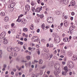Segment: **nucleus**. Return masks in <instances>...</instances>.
I'll list each match as a JSON object with an SVG mask.
<instances>
[{
	"label": "nucleus",
	"instance_id": "f257e3e1",
	"mask_svg": "<svg viewBox=\"0 0 77 77\" xmlns=\"http://www.w3.org/2000/svg\"><path fill=\"white\" fill-rule=\"evenodd\" d=\"M67 65L68 67H69V68L71 69L74 68V64H73V63L71 61H69L68 62Z\"/></svg>",
	"mask_w": 77,
	"mask_h": 77
},
{
	"label": "nucleus",
	"instance_id": "f03ea898",
	"mask_svg": "<svg viewBox=\"0 0 77 77\" xmlns=\"http://www.w3.org/2000/svg\"><path fill=\"white\" fill-rule=\"evenodd\" d=\"M53 18L51 17H49L47 18V21L49 23H53Z\"/></svg>",
	"mask_w": 77,
	"mask_h": 77
},
{
	"label": "nucleus",
	"instance_id": "7ed1b4c3",
	"mask_svg": "<svg viewBox=\"0 0 77 77\" xmlns=\"http://www.w3.org/2000/svg\"><path fill=\"white\" fill-rule=\"evenodd\" d=\"M6 35V33L5 32H2L1 34L0 35V39H3V37H5V35Z\"/></svg>",
	"mask_w": 77,
	"mask_h": 77
},
{
	"label": "nucleus",
	"instance_id": "20e7f679",
	"mask_svg": "<svg viewBox=\"0 0 77 77\" xmlns=\"http://www.w3.org/2000/svg\"><path fill=\"white\" fill-rule=\"evenodd\" d=\"M25 9L26 12H29L30 10V6L29 5H26L25 6Z\"/></svg>",
	"mask_w": 77,
	"mask_h": 77
},
{
	"label": "nucleus",
	"instance_id": "39448f33",
	"mask_svg": "<svg viewBox=\"0 0 77 77\" xmlns=\"http://www.w3.org/2000/svg\"><path fill=\"white\" fill-rule=\"evenodd\" d=\"M61 3H63L64 5H67L68 3V0H64L62 2H61Z\"/></svg>",
	"mask_w": 77,
	"mask_h": 77
},
{
	"label": "nucleus",
	"instance_id": "423d86ee",
	"mask_svg": "<svg viewBox=\"0 0 77 77\" xmlns=\"http://www.w3.org/2000/svg\"><path fill=\"white\" fill-rule=\"evenodd\" d=\"M23 16V14H21L18 17V19L16 20L17 22H21V20H19L20 19V18L21 17H22Z\"/></svg>",
	"mask_w": 77,
	"mask_h": 77
},
{
	"label": "nucleus",
	"instance_id": "0eeeda50",
	"mask_svg": "<svg viewBox=\"0 0 77 77\" xmlns=\"http://www.w3.org/2000/svg\"><path fill=\"white\" fill-rule=\"evenodd\" d=\"M12 48L11 47H8L7 48L8 51L10 52L12 50Z\"/></svg>",
	"mask_w": 77,
	"mask_h": 77
},
{
	"label": "nucleus",
	"instance_id": "6e6552de",
	"mask_svg": "<svg viewBox=\"0 0 77 77\" xmlns=\"http://www.w3.org/2000/svg\"><path fill=\"white\" fill-rule=\"evenodd\" d=\"M70 3L71 4H72V6H74V5H75V2H74V1H71L70 2Z\"/></svg>",
	"mask_w": 77,
	"mask_h": 77
},
{
	"label": "nucleus",
	"instance_id": "1a4fd4ad",
	"mask_svg": "<svg viewBox=\"0 0 77 77\" xmlns=\"http://www.w3.org/2000/svg\"><path fill=\"white\" fill-rule=\"evenodd\" d=\"M14 50L15 51H16V52H18V51H19V49L18 48V47L14 48Z\"/></svg>",
	"mask_w": 77,
	"mask_h": 77
},
{
	"label": "nucleus",
	"instance_id": "9d476101",
	"mask_svg": "<svg viewBox=\"0 0 77 77\" xmlns=\"http://www.w3.org/2000/svg\"><path fill=\"white\" fill-rule=\"evenodd\" d=\"M4 41L3 42V43L4 44H6L8 43V40L7 39L4 38Z\"/></svg>",
	"mask_w": 77,
	"mask_h": 77
},
{
	"label": "nucleus",
	"instance_id": "9b49d317",
	"mask_svg": "<svg viewBox=\"0 0 77 77\" xmlns=\"http://www.w3.org/2000/svg\"><path fill=\"white\" fill-rule=\"evenodd\" d=\"M9 20V17H5L4 18V20L5 21V22H7V21H8V20Z\"/></svg>",
	"mask_w": 77,
	"mask_h": 77
},
{
	"label": "nucleus",
	"instance_id": "f8f14e48",
	"mask_svg": "<svg viewBox=\"0 0 77 77\" xmlns=\"http://www.w3.org/2000/svg\"><path fill=\"white\" fill-rule=\"evenodd\" d=\"M54 40H60V37L57 36L55 37Z\"/></svg>",
	"mask_w": 77,
	"mask_h": 77
},
{
	"label": "nucleus",
	"instance_id": "ddd939ff",
	"mask_svg": "<svg viewBox=\"0 0 77 77\" xmlns=\"http://www.w3.org/2000/svg\"><path fill=\"white\" fill-rule=\"evenodd\" d=\"M38 63L39 64L41 65V64H42V63H43V61H42V60L40 59L38 61Z\"/></svg>",
	"mask_w": 77,
	"mask_h": 77
},
{
	"label": "nucleus",
	"instance_id": "4468645a",
	"mask_svg": "<svg viewBox=\"0 0 77 77\" xmlns=\"http://www.w3.org/2000/svg\"><path fill=\"white\" fill-rule=\"evenodd\" d=\"M54 42L55 43V44L59 43V42H60V40H54Z\"/></svg>",
	"mask_w": 77,
	"mask_h": 77
},
{
	"label": "nucleus",
	"instance_id": "2eb2a0df",
	"mask_svg": "<svg viewBox=\"0 0 77 77\" xmlns=\"http://www.w3.org/2000/svg\"><path fill=\"white\" fill-rule=\"evenodd\" d=\"M64 25L65 27H67L68 26V23H67V22L66 21L64 22Z\"/></svg>",
	"mask_w": 77,
	"mask_h": 77
},
{
	"label": "nucleus",
	"instance_id": "dca6fc26",
	"mask_svg": "<svg viewBox=\"0 0 77 77\" xmlns=\"http://www.w3.org/2000/svg\"><path fill=\"white\" fill-rule=\"evenodd\" d=\"M14 7V6L11 4L9 5L8 6V8H13Z\"/></svg>",
	"mask_w": 77,
	"mask_h": 77
},
{
	"label": "nucleus",
	"instance_id": "f3484780",
	"mask_svg": "<svg viewBox=\"0 0 77 77\" xmlns=\"http://www.w3.org/2000/svg\"><path fill=\"white\" fill-rule=\"evenodd\" d=\"M30 29H31V30H33V29H34L33 24H32L30 26Z\"/></svg>",
	"mask_w": 77,
	"mask_h": 77
},
{
	"label": "nucleus",
	"instance_id": "a211bd4d",
	"mask_svg": "<svg viewBox=\"0 0 77 77\" xmlns=\"http://www.w3.org/2000/svg\"><path fill=\"white\" fill-rule=\"evenodd\" d=\"M16 68L17 69H18L19 71H21V67H19L18 66H16Z\"/></svg>",
	"mask_w": 77,
	"mask_h": 77
},
{
	"label": "nucleus",
	"instance_id": "6ab92c4d",
	"mask_svg": "<svg viewBox=\"0 0 77 77\" xmlns=\"http://www.w3.org/2000/svg\"><path fill=\"white\" fill-rule=\"evenodd\" d=\"M40 8H38L36 9V12H40Z\"/></svg>",
	"mask_w": 77,
	"mask_h": 77
},
{
	"label": "nucleus",
	"instance_id": "aec40b11",
	"mask_svg": "<svg viewBox=\"0 0 77 77\" xmlns=\"http://www.w3.org/2000/svg\"><path fill=\"white\" fill-rule=\"evenodd\" d=\"M26 58L27 60H29L30 59V56H26Z\"/></svg>",
	"mask_w": 77,
	"mask_h": 77
},
{
	"label": "nucleus",
	"instance_id": "412c9836",
	"mask_svg": "<svg viewBox=\"0 0 77 77\" xmlns=\"http://www.w3.org/2000/svg\"><path fill=\"white\" fill-rule=\"evenodd\" d=\"M0 15L1 16H5V13L4 12H2L0 14Z\"/></svg>",
	"mask_w": 77,
	"mask_h": 77
},
{
	"label": "nucleus",
	"instance_id": "4be33fe9",
	"mask_svg": "<svg viewBox=\"0 0 77 77\" xmlns=\"http://www.w3.org/2000/svg\"><path fill=\"white\" fill-rule=\"evenodd\" d=\"M54 73L56 77H58V74H57V72H56L54 71Z\"/></svg>",
	"mask_w": 77,
	"mask_h": 77
},
{
	"label": "nucleus",
	"instance_id": "5701e85b",
	"mask_svg": "<svg viewBox=\"0 0 77 77\" xmlns=\"http://www.w3.org/2000/svg\"><path fill=\"white\" fill-rule=\"evenodd\" d=\"M34 38H35V42H36L37 41H38V38L37 36H35Z\"/></svg>",
	"mask_w": 77,
	"mask_h": 77
},
{
	"label": "nucleus",
	"instance_id": "b1692460",
	"mask_svg": "<svg viewBox=\"0 0 77 77\" xmlns=\"http://www.w3.org/2000/svg\"><path fill=\"white\" fill-rule=\"evenodd\" d=\"M55 14H56V15H59L60 14V11H56L55 12Z\"/></svg>",
	"mask_w": 77,
	"mask_h": 77
},
{
	"label": "nucleus",
	"instance_id": "393cba45",
	"mask_svg": "<svg viewBox=\"0 0 77 77\" xmlns=\"http://www.w3.org/2000/svg\"><path fill=\"white\" fill-rule=\"evenodd\" d=\"M35 37L34 36L32 38V41L33 42H36L35 41Z\"/></svg>",
	"mask_w": 77,
	"mask_h": 77
},
{
	"label": "nucleus",
	"instance_id": "a878e982",
	"mask_svg": "<svg viewBox=\"0 0 77 77\" xmlns=\"http://www.w3.org/2000/svg\"><path fill=\"white\" fill-rule=\"evenodd\" d=\"M62 74L63 75H66V73H65V72L63 71L62 72Z\"/></svg>",
	"mask_w": 77,
	"mask_h": 77
},
{
	"label": "nucleus",
	"instance_id": "bb28decb",
	"mask_svg": "<svg viewBox=\"0 0 77 77\" xmlns=\"http://www.w3.org/2000/svg\"><path fill=\"white\" fill-rule=\"evenodd\" d=\"M42 27L43 30H44L45 27V26H44V24L43 23V24L42 25Z\"/></svg>",
	"mask_w": 77,
	"mask_h": 77
},
{
	"label": "nucleus",
	"instance_id": "cd10ccee",
	"mask_svg": "<svg viewBox=\"0 0 77 77\" xmlns=\"http://www.w3.org/2000/svg\"><path fill=\"white\" fill-rule=\"evenodd\" d=\"M32 77H38V76H37V75H36L35 74H33V75H32Z\"/></svg>",
	"mask_w": 77,
	"mask_h": 77
},
{
	"label": "nucleus",
	"instance_id": "c85d7f7f",
	"mask_svg": "<svg viewBox=\"0 0 77 77\" xmlns=\"http://www.w3.org/2000/svg\"><path fill=\"white\" fill-rule=\"evenodd\" d=\"M39 16L40 18H43V17H44V15H43L42 14L39 15Z\"/></svg>",
	"mask_w": 77,
	"mask_h": 77
},
{
	"label": "nucleus",
	"instance_id": "c756f323",
	"mask_svg": "<svg viewBox=\"0 0 77 77\" xmlns=\"http://www.w3.org/2000/svg\"><path fill=\"white\" fill-rule=\"evenodd\" d=\"M73 60H76V57L75 56H73Z\"/></svg>",
	"mask_w": 77,
	"mask_h": 77
},
{
	"label": "nucleus",
	"instance_id": "7c9ffc66",
	"mask_svg": "<svg viewBox=\"0 0 77 77\" xmlns=\"http://www.w3.org/2000/svg\"><path fill=\"white\" fill-rule=\"evenodd\" d=\"M64 70H68V68L66 66L64 67Z\"/></svg>",
	"mask_w": 77,
	"mask_h": 77
},
{
	"label": "nucleus",
	"instance_id": "2f4dec72",
	"mask_svg": "<svg viewBox=\"0 0 77 77\" xmlns=\"http://www.w3.org/2000/svg\"><path fill=\"white\" fill-rule=\"evenodd\" d=\"M5 27L6 29H8V28L9 27V25H7V26H5Z\"/></svg>",
	"mask_w": 77,
	"mask_h": 77
},
{
	"label": "nucleus",
	"instance_id": "473e14b6",
	"mask_svg": "<svg viewBox=\"0 0 77 77\" xmlns=\"http://www.w3.org/2000/svg\"><path fill=\"white\" fill-rule=\"evenodd\" d=\"M64 40H65V41L66 42H66L68 41V38H66V40L65 39H63V40L64 41Z\"/></svg>",
	"mask_w": 77,
	"mask_h": 77
},
{
	"label": "nucleus",
	"instance_id": "72a5a7b5",
	"mask_svg": "<svg viewBox=\"0 0 77 77\" xmlns=\"http://www.w3.org/2000/svg\"><path fill=\"white\" fill-rule=\"evenodd\" d=\"M17 54V53L16 52H14V54H13V56H16Z\"/></svg>",
	"mask_w": 77,
	"mask_h": 77
},
{
	"label": "nucleus",
	"instance_id": "f704fd0d",
	"mask_svg": "<svg viewBox=\"0 0 77 77\" xmlns=\"http://www.w3.org/2000/svg\"><path fill=\"white\" fill-rule=\"evenodd\" d=\"M31 5H32V6H34V5H35V4L33 2H32L31 3Z\"/></svg>",
	"mask_w": 77,
	"mask_h": 77
},
{
	"label": "nucleus",
	"instance_id": "c9c22d12",
	"mask_svg": "<svg viewBox=\"0 0 77 77\" xmlns=\"http://www.w3.org/2000/svg\"><path fill=\"white\" fill-rule=\"evenodd\" d=\"M11 4L14 6L15 5V3L14 2L12 3Z\"/></svg>",
	"mask_w": 77,
	"mask_h": 77
},
{
	"label": "nucleus",
	"instance_id": "e433bc0d",
	"mask_svg": "<svg viewBox=\"0 0 77 77\" xmlns=\"http://www.w3.org/2000/svg\"><path fill=\"white\" fill-rule=\"evenodd\" d=\"M18 44H20V45H23V43L22 42H20V43L19 42Z\"/></svg>",
	"mask_w": 77,
	"mask_h": 77
},
{
	"label": "nucleus",
	"instance_id": "4c0bfd02",
	"mask_svg": "<svg viewBox=\"0 0 77 77\" xmlns=\"http://www.w3.org/2000/svg\"><path fill=\"white\" fill-rule=\"evenodd\" d=\"M57 53V50H55V51H54V54H56V53Z\"/></svg>",
	"mask_w": 77,
	"mask_h": 77
},
{
	"label": "nucleus",
	"instance_id": "58836bf2",
	"mask_svg": "<svg viewBox=\"0 0 77 77\" xmlns=\"http://www.w3.org/2000/svg\"><path fill=\"white\" fill-rule=\"evenodd\" d=\"M37 53L38 55H39L40 54V51H37Z\"/></svg>",
	"mask_w": 77,
	"mask_h": 77
},
{
	"label": "nucleus",
	"instance_id": "ea45409f",
	"mask_svg": "<svg viewBox=\"0 0 77 77\" xmlns=\"http://www.w3.org/2000/svg\"><path fill=\"white\" fill-rule=\"evenodd\" d=\"M28 63V65L29 66H30V65H31V62H29Z\"/></svg>",
	"mask_w": 77,
	"mask_h": 77
},
{
	"label": "nucleus",
	"instance_id": "a19ab883",
	"mask_svg": "<svg viewBox=\"0 0 77 77\" xmlns=\"http://www.w3.org/2000/svg\"><path fill=\"white\" fill-rule=\"evenodd\" d=\"M6 67H7L6 65V64H4V68H6Z\"/></svg>",
	"mask_w": 77,
	"mask_h": 77
},
{
	"label": "nucleus",
	"instance_id": "79ce46f5",
	"mask_svg": "<svg viewBox=\"0 0 77 77\" xmlns=\"http://www.w3.org/2000/svg\"><path fill=\"white\" fill-rule=\"evenodd\" d=\"M11 75H14V72L12 71L11 72Z\"/></svg>",
	"mask_w": 77,
	"mask_h": 77
},
{
	"label": "nucleus",
	"instance_id": "37998d69",
	"mask_svg": "<svg viewBox=\"0 0 77 77\" xmlns=\"http://www.w3.org/2000/svg\"><path fill=\"white\" fill-rule=\"evenodd\" d=\"M75 14V13L74 12H72L71 13V15H74V14Z\"/></svg>",
	"mask_w": 77,
	"mask_h": 77
},
{
	"label": "nucleus",
	"instance_id": "c03bdc74",
	"mask_svg": "<svg viewBox=\"0 0 77 77\" xmlns=\"http://www.w3.org/2000/svg\"><path fill=\"white\" fill-rule=\"evenodd\" d=\"M65 72L66 73H66H67V72H68V70H65Z\"/></svg>",
	"mask_w": 77,
	"mask_h": 77
},
{
	"label": "nucleus",
	"instance_id": "a18cd8bd",
	"mask_svg": "<svg viewBox=\"0 0 77 77\" xmlns=\"http://www.w3.org/2000/svg\"><path fill=\"white\" fill-rule=\"evenodd\" d=\"M11 54V55L12 56H14V53L13 52H12Z\"/></svg>",
	"mask_w": 77,
	"mask_h": 77
},
{
	"label": "nucleus",
	"instance_id": "49530a36",
	"mask_svg": "<svg viewBox=\"0 0 77 77\" xmlns=\"http://www.w3.org/2000/svg\"><path fill=\"white\" fill-rule=\"evenodd\" d=\"M39 31H40V30L39 29H38L37 30V32H38V33H39Z\"/></svg>",
	"mask_w": 77,
	"mask_h": 77
},
{
	"label": "nucleus",
	"instance_id": "de8ad7c7",
	"mask_svg": "<svg viewBox=\"0 0 77 77\" xmlns=\"http://www.w3.org/2000/svg\"><path fill=\"white\" fill-rule=\"evenodd\" d=\"M50 71H48V72H47V74H50Z\"/></svg>",
	"mask_w": 77,
	"mask_h": 77
},
{
	"label": "nucleus",
	"instance_id": "09e8293b",
	"mask_svg": "<svg viewBox=\"0 0 77 77\" xmlns=\"http://www.w3.org/2000/svg\"><path fill=\"white\" fill-rule=\"evenodd\" d=\"M34 62H35V63H38V61L36 60H34Z\"/></svg>",
	"mask_w": 77,
	"mask_h": 77
},
{
	"label": "nucleus",
	"instance_id": "8fccbe9b",
	"mask_svg": "<svg viewBox=\"0 0 77 77\" xmlns=\"http://www.w3.org/2000/svg\"><path fill=\"white\" fill-rule=\"evenodd\" d=\"M25 65L26 67H27V65H28V63H25Z\"/></svg>",
	"mask_w": 77,
	"mask_h": 77
},
{
	"label": "nucleus",
	"instance_id": "3c124183",
	"mask_svg": "<svg viewBox=\"0 0 77 77\" xmlns=\"http://www.w3.org/2000/svg\"><path fill=\"white\" fill-rule=\"evenodd\" d=\"M45 68V66H43L41 67V68L42 69H44Z\"/></svg>",
	"mask_w": 77,
	"mask_h": 77
},
{
	"label": "nucleus",
	"instance_id": "603ef678",
	"mask_svg": "<svg viewBox=\"0 0 77 77\" xmlns=\"http://www.w3.org/2000/svg\"><path fill=\"white\" fill-rule=\"evenodd\" d=\"M32 48H31V47H29L28 48V50H32Z\"/></svg>",
	"mask_w": 77,
	"mask_h": 77
},
{
	"label": "nucleus",
	"instance_id": "864d4df0",
	"mask_svg": "<svg viewBox=\"0 0 77 77\" xmlns=\"http://www.w3.org/2000/svg\"><path fill=\"white\" fill-rule=\"evenodd\" d=\"M22 62H24L25 63H26V62H27V61H24V60H23L22 61Z\"/></svg>",
	"mask_w": 77,
	"mask_h": 77
},
{
	"label": "nucleus",
	"instance_id": "5fc2aeb1",
	"mask_svg": "<svg viewBox=\"0 0 77 77\" xmlns=\"http://www.w3.org/2000/svg\"><path fill=\"white\" fill-rule=\"evenodd\" d=\"M13 70L14 71V72H15L16 71H17V69H13Z\"/></svg>",
	"mask_w": 77,
	"mask_h": 77
},
{
	"label": "nucleus",
	"instance_id": "6e6d98bb",
	"mask_svg": "<svg viewBox=\"0 0 77 77\" xmlns=\"http://www.w3.org/2000/svg\"><path fill=\"white\" fill-rule=\"evenodd\" d=\"M63 65H65V62H63L62 63Z\"/></svg>",
	"mask_w": 77,
	"mask_h": 77
},
{
	"label": "nucleus",
	"instance_id": "4d7b16f0",
	"mask_svg": "<svg viewBox=\"0 0 77 77\" xmlns=\"http://www.w3.org/2000/svg\"><path fill=\"white\" fill-rule=\"evenodd\" d=\"M37 2L38 3V4H39V3L40 2V0H37Z\"/></svg>",
	"mask_w": 77,
	"mask_h": 77
},
{
	"label": "nucleus",
	"instance_id": "13d9d810",
	"mask_svg": "<svg viewBox=\"0 0 77 77\" xmlns=\"http://www.w3.org/2000/svg\"><path fill=\"white\" fill-rule=\"evenodd\" d=\"M60 57H61L62 58H63V57H64V56L63 55H61L60 56Z\"/></svg>",
	"mask_w": 77,
	"mask_h": 77
},
{
	"label": "nucleus",
	"instance_id": "bf43d9fd",
	"mask_svg": "<svg viewBox=\"0 0 77 77\" xmlns=\"http://www.w3.org/2000/svg\"><path fill=\"white\" fill-rule=\"evenodd\" d=\"M11 26H12V27L14 26V23H13L12 24H11Z\"/></svg>",
	"mask_w": 77,
	"mask_h": 77
},
{
	"label": "nucleus",
	"instance_id": "052dcab7",
	"mask_svg": "<svg viewBox=\"0 0 77 77\" xmlns=\"http://www.w3.org/2000/svg\"><path fill=\"white\" fill-rule=\"evenodd\" d=\"M70 20H71V21H72V20H73V17H71L70 18Z\"/></svg>",
	"mask_w": 77,
	"mask_h": 77
},
{
	"label": "nucleus",
	"instance_id": "680f3d73",
	"mask_svg": "<svg viewBox=\"0 0 77 77\" xmlns=\"http://www.w3.org/2000/svg\"><path fill=\"white\" fill-rule=\"evenodd\" d=\"M26 30V28H24L23 29V31H24V32H25Z\"/></svg>",
	"mask_w": 77,
	"mask_h": 77
},
{
	"label": "nucleus",
	"instance_id": "e2e57ef3",
	"mask_svg": "<svg viewBox=\"0 0 77 77\" xmlns=\"http://www.w3.org/2000/svg\"><path fill=\"white\" fill-rule=\"evenodd\" d=\"M54 67L56 69V68H57V66H56V65H55L54 66Z\"/></svg>",
	"mask_w": 77,
	"mask_h": 77
},
{
	"label": "nucleus",
	"instance_id": "0e129e2a",
	"mask_svg": "<svg viewBox=\"0 0 77 77\" xmlns=\"http://www.w3.org/2000/svg\"><path fill=\"white\" fill-rule=\"evenodd\" d=\"M24 40L25 41H27V39L26 38H24Z\"/></svg>",
	"mask_w": 77,
	"mask_h": 77
},
{
	"label": "nucleus",
	"instance_id": "69168bd1",
	"mask_svg": "<svg viewBox=\"0 0 77 77\" xmlns=\"http://www.w3.org/2000/svg\"><path fill=\"white\" fill-rule=\"evenodd\" d=\"M69 74L70 75H71L72 74V72H70L69 73Z\"/></svg>",
	"mask_w": 77,
	"mask_h": 77
},
{
	"label": "nucleus",
	"instance_id": "338daca9",
	"mask_svg": "<svg viewBox=\"0 0 77 77\" xmlns=\"http://www.w3.org/2000/svg\"><path fill=\"white\" fill-rule=\"evenodd\" d=\"M22 74V73L21 72H19V75H21Z\"/></svg>",
	"mask_w": 77,
	"mask_h": 77
},
{
	"label": "nucleus",
	"instance_id": "774afa93",
	"mask_svg": "<svg viewBox=\"0 0 77 77\" xmlns=\"http://www.w3.org/2000/svg\"><path fill=\"white\" fill-rule=\"evenodd\" d=\"M60 26H61V27H62V26H63V23H62L60 24Z\"/></svg>",
	"mask_w": 77,
	"mask_h": 77
}]
</instances>
